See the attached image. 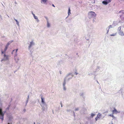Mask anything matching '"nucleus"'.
Listing matches in <instances>:
<instances>
[{
	"mask_svg": "<svg viewBox=\"0 0 124 124\" xmlns=\"http://www.w3.org/2000/svg\"><path fill=\"white\" fill-rule=\"evenodd\" d=\"M31 45L30 44V45L29 46V48H31Z\"/></svg>",
	"mask_w": 124,
	"mask_h": 124,
	"instance_id": "5701e85b",
	"label": "nucleus"
},
{
	"mask_svg": "<svg viewBox=\"0 0 124 124\" xmlns=\"http://www.w3.org/2000/svg\"><path fill=\"white\" fill-rule=\"evenodd\" d=\"M14 20L16 22H17V21L16 19H15Z\"/></svg>",
	"mask_w": 124,
	"mask_h": 124,
	"instance_id": "bb28decb",
	"label": "nucleus"
},
{
	"mask_svg": "<svg viewBox=\"0 0 124 124\" xmlns=\"http://www.w3.org/2000/svg\"><path fill=\"white\" fill-rule=\"evenodd\" d=\"M121 26L119 27L118 28V29H119L120 31V30H121Z\"/></svg>",
	"mask_w": 124,
	"mask_h": 124,
	"instance_id": "6ab92c4d",
	"label": "nucleus"
},
{
	"mask_svg": "<svg viewBox=\"0 0 124 124\" xmlns=\"http://www.w3.org/2000/svg\"><path fill=\"white\" fill-rule=\"evenodd\" d=\"M110 116H112V115H109Z\"/></svg>",
	"mask_w": 124,
	"mask_h": 124,
	"instance_id": "2f4dec72",
	"label": "nucleus"
},
{
	"mask_svg": "<svg viewBox=\"0 0 124 124\" xmlns=\"http://www.w3.org/2000/svg\"><path fill=\"white\" fill-rule=\"evenodd\" d=\"M120 33L121 35V36H124V33L123 32H122V31H120Z\"/></svg>",
	"mask_w": 124,
	"mask_h": 124,
	"instance_id": "9b49d317",
	"label": "nucleus"
},
{
	"mask_svg": "<svg viewBox=\"0 0 124 124\" xmlns=\"http://www.w3.org/2000/svg\"><path fill=\"white\" fill-rule=\"evenodd\" d=\"M116 34H111L110 35L111 36H114L116 35Z\"/></svg>",
	"mask_w": 124,
	"mask_h": 124,
	"instance_id": "dca6fc26",
	"label": "nucleus"
},
{
	"mask_svg": "<svg viewBox=\"0 0 124 124\" xmlns=\"http://www.w3.org/2000/svg\"><path fill=\"white\" fill-rule=\"evenodd\" d=\"M47 26L48 27H49L50 26V24L49 23L48 21L47 22Z\"/></svg>",
	"mask_w": 124,
	"mask_h": 124,
	"instance_id": "4468645a",
	"label": "nucleus"
},
{
	"mask_svg": "<svg viewBox=\"0 0 124 124\" xmlns=\"http://www.w3.org/2000/svg\"><path fill=\"white\" fill-rule=\"evenodd\" d=\"M16 22V23L18 25H19V22L17 21V22Z\"/></svg>",
	"mask_w": 124,
	"mask_h": 124,
	"instance_id": "b1692460",
	"label": "nucleus"
},
{
	"mask_svg": "<svg viewBox=\"0 0 124 124\" xmlns=\"http://www.w3.org/2000/svg\"><path fill=\"white\" fill-rule=\"evenodd\" d=\"M70 8H69V9L68 11V14L69 15H70Z\"/></svg>",
	"mask_w": 124,
	"mask_h": 124,
	"instance_id": "f8f14e48",
	"label": "nucleus"
},
{
	"mask_svg": "<svg viewBox=\"0 0 124 124\" xmlns=\"http://www.w3.org/2000/svg\"><path fill=\"white\" fill-rule=\"evenodd\" d=\"M8 124H10L9 123H8Z\"/></svg>",
	"mask_w": 124,
	"mask_h": 124,
	"instance_id": "72a5a7b5",
	"label": "nucleus"
},
{
	"mask_svg": "<svg viewBox=\"0 0 124 124\" xmlns=\"http://www.w3.org/2000/svg\"><path fill=\"white\" fill-rule=\"evenodd\" d=\"M34 124H35V123H34Z\"/></svg>",
	"mask_w": 124,
	"mask_h": 124,
	"instance_id": "f704fd0d",
	"label": "nucleus"
},
{
	"mask_svg": "<svg viewBox=\"0 0 124 124\" xmlns=\"http://www.w3.org/2000/svg\"><path fill=\"white\" fill-rule=\"evenodd\" d=\"M12 42H13L12 41H9L8 43L7 44V45L5 46V48L4 49V51H1V54H5V52L6 51L7 49V48L8 46V45L11 43Z\"/></svg>",
	"mask_w": 124,
	"mask_h": 124,
	"instance_id": "f257e3e1",
	"label": "nucleus"
},
{
	"mask_svg": "<svg viewBox=\"0 0 124 124\" xmlns=\"http://www.w3.org/2000/svg\"><path fill=\"white\" fill-rule=\"evenodd\" d=\"M15 51V50H13V51H12V54H13V52L14 51Z\"/></svg>",
	"mask_w": 124,
	"mask_h": 124,
	"instance_id": "a878e982",
	"label": "nucleus"
},
{
	"mask_svg": "<svg viewBox=\"0 0 124 124\" xmlns=\"http://www.w3.org/2000/svg\"><path fill=\"white\" fill-rule=\"evenodd\" d=\"M12 42H13L12 41H9L8 43L7 44V45L5 46V48L4 49V51H1V54H5V52L6 51L7 49V48L8 46V45L11 43Z\"/></svg>",
	"mask_w": 124,
	"mask_h": 124,
	"instance_id": "f03ea898",
	"label": "nucleus"
},
{
	"mask_svg": "<svg viewBox=\"0 0 124 124\" xmlns=\"http://www.w3.org/2000/svg\"><path fill=\"white\" fill-rule=\"evenodd\" d=\"M113 114L115 113L116 114L120 112H118L117 111L115 108H114V110H113Z\"/></svg>",
	"mask_w": 124,
	"mask_h": 124,
	"instance_id": "0eeeda50",
	"label": "nucleus"
},
{
	"mask_svg": "<svg viewBox=\"0 0 124 124\" xmlns=\"http://www.w3.org/2000/svg\"><path fill=\"white\" fill-rule=\"evenodd\" d=\"M95 115V114H93V113H92L91 114V116L92 117H93Z\"/></svg>",
	"mask_w": 124,
	"mask_h": 124,
	"instance_id": "f3484780",
	"label": "nucleus"
},
{
	"mask_svg": "<svg viewBox=\"0 0 124 124\" xmlns=\"http://www.w3.org/2000/svg\"><path fill=\"white\" fill-rule=\"evenodd\" d=\"M52 6L53 7H55V6H54V4H52Z\"/></svg>",
	"mask_w": 124,
	"mask_h": 124,
	"instance_id": "c85d7f7f",
	"label": "nucleus"
},
{
	"mask_svg": "<svg viewBox=\"0 0 124 124\" xmlns=\"http://www.w3.org/2000/svg\"><path fill=\"white\" fill-rule=\"evenodd\" d=\"M16 57H17L16 56V55H15V60L17 62V61H18V60H18V58H17V59L16 58Z\"/></svg>",
	"mask_w": 124,
	"mask_h": 124,
	"instance_id": "ddd939ff",
	"label": "nucleus"
},
{
	"mask_svg": "<svg viewBox=\"0 0 124 124\" xmlns=\"http://www.w3.org/2000/svg\"><path fill=\"white\" fill-rule=\"evenodd\" d=\"M44 3H46L47 1V0H41Z\"/></svg>",
	"mask_w": 124,
	"mask_h": 124,
	"instance_id": "2eb2a0df",
	"label": "nucleus"
},
{
	"mask_svg": "<svg viewBox=\"0 0 124 124\" xmlns=\"http://www.w3.org/2000/svg\"><path fill=\"white\" fill-rule=\"evenodd\" d=\"M61 107H62V103H61Z\"/></svg>",
	"mask_w": 124,
	"mask_h": 124,
	"instance_id": "473e14b6",
	"label": "nucleus"
},
{
	"mask_svg": "<svg viewBox=\"0 0 124 124\" xmlns=\"http://www.w3.org/2000/svg\"><path fill=\"white\" fill-rule=\"evenodd\" d=\"M88 14L89 15L92 17H95L96 16L95 13L93 11L89 12L88 13Z\"/></svg>",
	"mask_w": 124,
	"mask_h": 124,
	"instance_id": "7ed1b4c3",
	"label": "nucleus"
},
{
	"mask_svg": "<svg viewBox=\"0 0 124 124\" xmlns=\"http://www.w3.org/2000/svg\"><path fill=\"white\" fill-rule=\"evenodd\" d=\"M41 99L42 102V103L43 104H45V102L44 101V99L42 97H41Z\"/></svg>",
	"mask_w": 124,
	"mask_h": 124,
	"instance_id": "1a4fd4ad",
	"label": "nucleus"
},
{
	"mask_svg": "<svg viewBox=\"0 0 124 124\" xmlns=\"http://www.w3.org/2000/svg\"><path fill=\"white\" fill-rule=\"evenodd\" d=\"M101 116V114L100 113H99L97 115V117H98L99 118H100Z\"/></svg>",
	"mask_w": 124,
	"mask_h": 124,
	"instance_id": "6e6552de",
	"label": "nucleus"
},
{
	"mask_svg": "<svg viewBox=\"0 0 124 124\" xmlns=\"http://www.w3.org/2000/svg\"><path fill=\"white\" fill-rule=\"evenodd\" d=\"M32 14H33V16L34 17V18L36 19H38L37 17V16H35V14H33L32 13Z\"/></svg>",
	"mask_w": 124,
	"mask_h": 124,
	"instance_id": "9d476101",
	"label": "nucleus"
},
{
	"mask_svg": "<svg viewBox=\"0 0 124 124\" xmlns=\"http://www.w3.org/2000/svg\"><path fill=\"white\" fill-rule=\"evenodd\" d=\"M33 44V42L32 41L31 42L30 44L31 45H32Z\"/></svg>",
	"mask_w": 124,
	"mask_h": 124,
	"instance_id": "4be33fe9",
	"label": "nucleus"
},
{
	"mask_svg": "<svg viewBox=\"0 0 124 124\" xmlns=\"http://www.w3.org/2000/svg\"><path fill=\"white\" fill-rule=\"evenodd\" d=\"M112 117L113 118V117H114V116H113V115H112Z\"/></svg>",
	"mask_w": 124,
	"mask_h": 124,
	"instance_id": "c756f323",
	"label": "nucleus"
},
{
	"mask_svg": "<svg viewBox=\"0 0 124 124\" xmlns=\"http://www.w3.org/2000/svg\"><path fill=\"white\" fill-rule=\"evenodd\" d=\"M111 0H105V1H103L102 3L105 5H107L108 3L110 2Z\"/></svg>",
	"mask_w": 124,
	"mask_h": 124,
	"instance_id": "20e7f679",
	"label": "nucleus"
},
{
	"mask_svg": "<svg viewBox=\"0 0 124 124\" xmlns=\"http://www.w3.org/2000/svg\"><path fill=\"white\" fill-rule=\"evenodd\" d=\"M65 83H65V80L64 81V83H63V85L64 86H64L65 84Z\"/></svg>",
	"mask_w": 124,
	"mask_h": 124,
	"instance_id": "412c9836",
	"label": "nucleus"
},
{
	"mask_svg": "<svg viewBox=\"0 0 124 124\" xmlns=\"http://www.w3.org/2000/svg\"><path fill=\"white\" fill-rule=\"evenodd\" d=\"M99 118L98 117H97V116L95 118V119L96 120V121H97V120Z\"/></svg>",
	"mask_w": 124,
	"mask_h": 124,
	"instance_id": "aec40b11",
	"label": "nucleus"
},
{
	"mask_svg": "<svg viewBox=\"0 0 124 124\" xmlns=\"http://www.w3.org/2000/svg\"><path fill=\"white\" fill-rule=\"evenodd\" d=\"M0 115L2 116V117L1 118V119L3 120V119L4 114L2 112V109L1 108H0Z\"/></svg>",
	"mask_w": 124,
	"mask_h": 124,
	"instance_id": "39448f33",
	"label": "nucleus"
},
{
	"mask_svg": "<svg viewBox=\"0 0 124 124\" xmlns=\"http://www.w3.org/2000/svg\"><path fill=\"white\" fill-rule=\"evenodd\" d=\"M4 57L3 59L1 60V62L3 60H6L8 59V56L6 55L5 54L4 55Z\"/></svg>",
	"mask_w": 124,
	"mask_h": 124,
	"instance_id": "423d86ee",
	"label": "nucleus"
},
{
	"mask_svg": "<svg viewBox=\"0 0 124 124\" xmlns=\"http://www.w3.org/2000/svg\"><path fill=\"white\" fill-rule=\"evenodd\" d=\"M63 88H64V90H66V88H65V87H64Z\"/></svg>",
	"mask_w": 124,
	"mask_h": 124,
	"instance_id": "393cba45",
	"label": "nucleus"
},
{
	"mask_svg": "<svg viewBox=\"0 0 124 124\" xmlns=\"http://www.w3.org/2000/svg\"><path fill=\"white\" fill-rule=\"evenodd\" d=\"M18 49H16V55L17 56V52L18 51Z\"/></svg>",
	"mask_w": 124,
	"mask_h": 124,
	"instance_id": "a211bd4d",
	"label": "nucleus"
},
{
	"mask_svg": "<svg viewBox=\"0 0 124 124\" xmlns=\"http://www.w3.org/2000/svg\"><path fill=\"white\" fill-rule=\"evenodd\" d=\"M78 110V108H77L76 109V110Z\"/></svg>",
	"mask_w": 124,
	"mask_h": 124,
	"instance_id": "cd10ccee",
	"label": "nucleus"
},
{
	"mask_svg": "<svg viewBox=\"0 0 124 124\" xmlns=\"http://www.w3.org/2000/svg\"><path fill=\"white\" fill-rule=\"evenodd\" d=\"M60 74H62V72L61 71H60Z\"/></svg>",
	"mask_w": 124,
	"mask_h": 124,
	"instance_id": "7c9ffc66",
	"label": "nucleus"
}]
</instances>
